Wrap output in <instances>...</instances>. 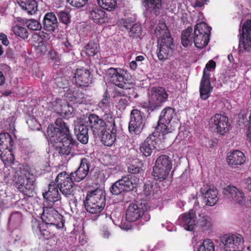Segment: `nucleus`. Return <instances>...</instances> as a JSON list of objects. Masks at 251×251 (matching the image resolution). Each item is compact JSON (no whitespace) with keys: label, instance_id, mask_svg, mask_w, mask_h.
Returning <instances> with one entry per match:
<instances>
[{"label":"nucleus","instance_id":"obj_1","mask_svg":"<svg viewBox=\"0 0 251 251\" xmlns=\"http://www.w3.org/2000/svg\"><path fill=\"white\" fill-rule=\"evenodd\" d=\"M47 136L49 140L56 144L59 148V152L62 154H69L75 141L70 133L69 127L63 119H56L55 125H50L47 129Z\"/></svg>","mask_w":251,"mask_h":251},{"label":"nucleus","instance_id":"obj_2","mask_svg":"<svg viewBox=\"0 0 251 251\" xmlns=\"http://www.w3.org/2000/svg\"><path fill=\"white\" fill-rule=\"evenodd\" d=\"M154 34L158 38L157 54L158 59L162 61L172 56L175 48L174 40L170 35L166 24L159 23L155 28Z\"/></svg>","mask_w":251,"mask_h":251},{"label":"nucleus","instance_id":"obj_3","mask_svg":"<svg viewBox=\"0 0 251 251\" xmlns=\"http://www.w3.org/2000/svg\"><path fill=\"white\" fill-rule=\"evenodd\" d=\"M15 178L18 189L24 195H27L28 192L34 187L35 179L30 173L28 166H21L18 168Z\"/></svg>","mask_w":251,"mask_h":251},{"label":"nucleus","instance_id":"obj_4","mask_svg":"<svg viewBox=\"0 0 251 251\" xmlns=\"http://www.w3.org/2000/svg\"><path fill=\"white\" fill-rule=\"evenodd\" d=\"M84 204L86 210L90 213L100 212L105 205L104 193L100 189L89 192L84 201Z\"/></svg>","mask_w":251,"mask_h":251},{"label":"nucleus","instance_id":"obj_5","mask_svg":"<svg viewBox=\"0 0 251 251\" xmlns=\"http://www.w3.org/2000/svg\"><path fill=\"white\" fill-rule=\"evenodd\" d=\"M172 167L171 158L167 155H162L157 158L152 175L154 179L163 180L168 176Z\"/></svg>","mask_w":251,"mask_h":251},{"label":"nucleus","instance_id":"obj_6","mask_svg":"<svg viewBox=\"0 0 251 251\" xmlns=\"http://www.w3.org/2000/svg\"><path fill=\"white\" fill-rule=\"evenodd\" d=\"M139 183V179L134 175H127L116 181L112 186L110 191L114 195H119L124 191L132 190Z\"/></svg>","mask_w":251,"mask_h":251},{"label":"nucleus","instance_id":"obj_7","mask_svg":"<svg viewBox=\"0 0 251 251\" xmlns=\"http://www.w3.org/2000/svg\"><path fill=\"white\" fill-rule=\"evenodd\" d=\"M176 116L175 110L170 107L163 109L161 112L158 121V125L156 130L162 134L165 135L172 132L174 130L171 122Z\"/></svg>","mask_w":251,"mask_h":251},{"label":"nucleus","instance_id":"obj_8","mask_svg":"<svg viewBox=\"0 0 251 251\" xmlns=\"http://www.w3.org/2000/svg\"><path fill=\"white\" fill-rule=\"evenodd\" d=\"M211 27L205 23L197 24L194 30V43L198 49H202L206 46L209 41Z\"/></svg>","mask_w":251,"mask_h":251},{"label":"nucleus","instance_id":"obj_9","mask_svg":"<svg viewBox=\"0 0 251 251\" xmlns=\"http://www.w3.org/2000/svg\"><path fill=\"white\" fill-rule=\"evenodd\" d=\"M168 95L165 90L162 87H153L149 95L148 107L153 111L161 106L165 102Z\"/></svg>","mask_w":251,"mask_h":251},{"label":"nucleus","instance_id":"obj_10","mask_svg":"<svg viewBox=\"0 0 251 251\" xmlns=\"http://www.w3.org/2000/svg\"><path fill=\"white\" fill-rule=\"evenodd\" d=\"M221 242L226 251H241L244 240L240 234H226L221 237Z\"/></svg>","mask_w":251,"mask_h":251},{"label":"nucleus","instance_id":"obj_11","mask_svg":"<svg viewBox=\"0 0 251 251\" xmlns=\"http://www.w3.org/2000/svg\"><path fill=\"white\" fill-rule=\"evenodd\" d=\"M73 179L65 172L59 173L55 178V183L61 193L65 196L74 195L75 185Z\"/></svg>","mask_w":251,"mask_h":251},{"label":"nucleus","instance_id":"obj_12","mask_svg":"<svg viewBox=\"0 0 251 251\" xmlns=\"http://www.w3.org/2000/svg\"><path fill=\"white\" fill-rule=\"evenodd\" d=\"M107 75L115 85L124 88L128 79L127 72L121 68H110L107 70Z\"/></svg>","mask_w":251,"mask_h":251},{"label":"nucleus","instance_id":"obj_13","mask_svg":"<svg viewBox=\"0 0 251 251\" xmlns=\"http://www.w3.org/2000/svg\"><path fill=\"white\" fill-rule=\"evenodd\" d=\"M41 218L47 224L55 226L58 229L64 226L63 217L52 208L44 209Z\"/></svg>","mask_w":251,"mask_h":251},{"label":"nucleus","instance_id":"obj_14","mask_svg":"<svg viewBox=\"0 0 251 251\" xmlns=\"http://www.w3.org/2000/svg\"><path fill=\"white\" fill-rule=\"evenodd\" d=\"M146 210L145 203L140 202L130 204L126 211V220L129 222L137 221L142 217Z\"/></svg>","mask_w":251,"mask_h":251},{"label":"nucleus","instance_id":"obj_15","mask_svg":"<svg viewBox=\"0 0 251 251\" xmlns=\"http://www.w3.org/2000/svg\"><path fill=\"white\" fill-rule=\"evenodd\" d=\"M209 124L212 128L221 135H224L229 129V125L226 116L216 114L212 117L209 121Z\"/></svg>","mask_w":251,"mask_h":251},{"label":"nucleus","instance_id":"obj_16","mask_svg":"<svg viewBox=\"0 0 251 251\" xmlns=\"http://www.w3.org/2000/svg\"><path fill=\"white\" fill-rule=\"evenodd\" d=\"M144 126L143 115L137 109L132 110L130 115V121L129 123L128 129L132 134H139Z\"/></svg>","mask_w":251,"mask_h":251},{"label":"nucleus","instance_id":"obj_17","mask_svg":"<svg viewBox=\"0 0 251 251\" xmlns=\"http://www.w3.org/2000/svg\"><path fill=\"white\" fill-rule=\"evenodd\" d=\"M239 47L249 51L251 50V20H248L243 25L239 38Z\"/></svg>","mask_w":251,"mask_h":251},{"label":"nucleus","instance_id":"obj_18","mask_svg":"<svg viewBox=\"0 0 251 251\" xmlns=\"http://www.w3.org/2000/svg\"><path fill=\"white\" fill-rule=\"evenodd\" d=\"M87 123L96 138L100 136L105 128L104 120L95 114H91L89 116Z\"/></svg>","mask_w":251,"mask_h":251},{"label":"nucleus","instance_id":"obj_19","mask_svg":"<svg viewBox=\"0 0 251 251\" xmlns=\"http://www.w3.org/2000/svg\"><path fill=\"white\" fill-rule=\"evenodd\" d=\"M196 219L195 211L191 209L189 212L184 213L180 216L179 220L180 224L185 230L192 231L198 224Z\"/></svg>","mask_w":251,"mask_h":251},{"label":"nucleus","instance_id":"obj_20","mask_svg":"<svg viewBox=\"0 0 251 251\" xmlns=\"http://www.w3.org/2000/svg\"><path fill=\"white\" fill-rule=\"evenodd\" d=\"M223 193L229 199L239 204H243L245 201L244 194L242 191L234 186L228 185L224 189Z\"/></svg>","mask_w":251,"mask_h":251},{"label":"nucleus","instance_id":"obj_21","mask_svg":"<svg viewBox=\"0 0 251 251\" xmlns=\"http://www.w3.org/2000/svg\"><path fill=\"white\" fill-rule=\"evenodd\" d=\"M155 134L154 132L150 135L140 146V151L145 156L151 155L152 151L156 148V146L160 141L159 139Z\"/></svg>","mask_w":251,"mask_h":251},{"label":"nucleus","instance_id":"obj_22","mask_svg":"<svg viewBox=\"0 0 251 251\" xmlns=\"http://www.w3.org/2000/svg\"><path fill=\"white\" fill-rule=\"evenodd\" d=\"M90 164L85 158L81 160L80 164L77 169L70 174V176L74 181L79 182L86 177L89 172Z\"/></svg>","mask_w":251,"mask_h":251},{"label":"nucleus","instance_id":"obj_23","mask_svg":"<svg viewBox=\"0 0 251 251\" xmlns=\"http://www.w3.org/2000/svg\"><path fill=\"white\" fill-rule=\"evenodd\" d=\"M90 73L86 69H76L74 78L76 84L79 86H85L91 81Z\"/></svg>","mask_w":251,"mask_h":251},{"label":"nucleus","instance_id":"obj_24","mask_svg":"<svg viewBox=\"0 0 251 251\" xmlns=\"http://www.w3.org/2000/svg\"><path fill=\"white\" fill-rule=\"evenodd\" d=\"M226 161L229 166L232 167H236L238 165H241L245 162V155L240 151H233L229 152L227 155Z\"/></svg>","mask_w":251,"mask_h":251},{"label":"nucleus","instance_id":"obj_25","mask_svg":"<svg viewBox=\"0 0 251 251\" xmlns=\"http://www.w3.org/2000/svg\"><path fill=\"white\" fill-rule=\"evenodd\" d=\"M212 87L211 86L208 75L204 73L201 81L200 86V97L203 100H207L212 92Z\"/></svg>","mask_w":251,"mask_h":251},{"label":"nucleus","instance_id":"obj_26","mask_svg":"<svg viewBox=\"0 0 251 251\" xmlns=\"http://www.w3.org/2000/svg\"><path fill=\"white\" fill-rule=\"evenodd\" d=\"M44 29L50 32H52L58 27V22L55 15L52 12L47 13L43 19Z\"/></svg>","mask_w":251,"mask_h":251},{"label":"nucleus","instance_id":"obj_27","mask_svg":"<svg viewBox=\"0 0 251 251\" xmlns=\"http://www.w3.org/2000/svg\"><path fill=\"white\" fill-rule=\"evenodd\" d=\"M64 92L65 97L74 103L81 104L87 102L84 94L80 91H75L73 89H69Z\"/></svg>","mask_w":251,"mask_h":251},{"label":"nucleus","instance_id":"obj_28","mask_svg":"<svg viewBox=\"0 0 251 251\" xmlns=\"http://www.w3.org/2000/svg\"><path fill=\"white\" fill-rule=\"evenodd\" d=\"M74 130L78 140L84 144L87 143L89 138L88 128L85 124L82 122L77 123L75 126Z\"/></svg>","mask_w":251,"mask_h":251},{"label":"nucleus","instance_id":"obj_29","mask_svg":"<svg viewBox=\"0 0 251 251\" xmlns=\"http://www.w3.org/2000/svg\"><path fill=\"white\" fill-rule=\"evenodd\" d=\"M201 193L206 205L212 206L217 203L218 200V193L216 189L209 188L205 192H204L203 189H201Z\"/></svg>","mask_w":251,"mask_h":251},{"label":"nucleus","instance_id":"obj_30","mask_svg":"<svg viewBox=\"0 0 251 251\" xmlns=\"http://www.w3.org/2000/svg\"><path fill=\"white\" fill-rule=\"evenodd\" d=\"M58 188L55 182H51L49 185L48 191L43 193V196L50 202L53 203L58 201L60 198Z\"/></svg>","mask_w":251,"mask_h":251},{"label":"nucleus","instance_id":"obj_31","mask_svg":"<svg viewBox=\"0 0 251 251\" xmlns=\"http://www.w3.org/2000/svg\"><path fill=\"white\" fill-rule=\"evenodd\" d=\"M89 18L95 23L103 24L107 21L106 13L100 8L95 7L90 11Z\"/></svg>","mask_w":251,"mask_h":251},{"label":"nucleus","instance_id":"obj_32","mask_svg":"<svg viewBox=\"0 0 251 251\" xmlns=\"http://www.w3.org/2000/svg\"><path fill=\"white\" fill-rule=\"evenodd\" d=\"M142 3L146 11L157 15L162 7V0H143Z\"/></svg>","mask_w":251,"mask_h":251},{"label":"nucleus","instance_id":"obj_33","mask_svg":"<svg viewBox=\"0 0 251 251\" xmlns=\"http://www.w3.org/2000/svg\"><path fill=\"white\" fill-rule=\"evenodd\" d=\"M109 130L110 132L104 129L100 136H97L100 138L103 144L107 146H111L116 140V129L115 128H112Z\"/></svg>","mask_w":251,"mask_h":251},{"label":"nucleus","instance_id":"obj_34","mask_svg":"<svg viewBox=\"0 0 251 251\" xmlns=\"http://www.w3.org/2000/svg\"><path fill=\"white\" fill-rule=\"evenodd\" d=\"M194 40V34L192 27H188L182 32L181 35V43L185 47L192 45Z\"/></svg>","mask_w":251,"mask_h":251},{"label":"nucleus","instance_id":"obj_35","mask_svg":"<svg viewBox=\"0 0 251 251\" xmlns=\"http://www.w3.org/2000/svg\"><path fill=\"white\" fill-rule=\"evenodd\" d=\"M53 106L52 107L57 113L61 115H67L69 113H71L69 106L66 103L64 100H57L54 102Z\"/></svg>","mask_w":251,"mask_h":251},{"label":"nucleus","instance_id":"obj_36","mask_svg":"<svg viewBox=\"0 0 251 251\" xmlns=\"http://www.w3.org/2000/svg\"><path fill=\"white\" fill-rule=\"evenodd\" d=\"M0 158L5 164L13 163L15 159L13 148L0 150Z\"/></svg>","mask_w":251,"mask_h":251},{"label":"nucleus","instance_id":"obj_37","mask_svg":"<svg viewBox=\"0 0 251 251\" xmlns=\"http://www.w3.org/2000/svg\"><path fill=\"white\" fill-rule=\"evenodd\" d=\"M20 6L30 15H33L35 13L38 6L35 0H25L20 3Z\"/></svg>","mask_w":251,"mask_h":251},{"label":"nucleus","instance_id":"obj_38","mask_svg":"<svg viewBox=\"0 0 251 251\" xmlns=\"http://www.w3.org/2000/svg\"><path fill=\"white\" fill-rule=\"evenodd\" d=\"M13 141L11 136L8 133L0 134V150L12 147Z\"/></svg>","mask_w":251,"mask_h":251},{"label":"nucleus","instance_id":"obj_39","mask_svg":"<svg viewBox=\"0 0 251 251\" xmlns=\"http://www.w3.org/2000/svg\"><path fill=\"white\" fill-rule=\"evenodd\" d=\"M43 35H44L43 33H40L38 34H34L33 36V41L34 42V45L41 53H44L46 50L45 43L42 38Z\"/></svg>","mask_w":251,"mask_h":251},{"label":"nucleus","instance_id":"obj_40","mask_svg":"<svg viewBox=\"0 0 251 251\" xmlns=\"http://www.w3.org/2000/svg\"><path fill=\"white\" fill-rule=\"evenodd\" d=\"M115 101L116 107L120 110L126 109L129 101V98L125 95L117 94L115 97Z\"/></svg>","mask_w":251,"mask_h":251},{"label":"nucleus","instance_id":"obj_41","mask_svg":"<svg viewBox=\"0 0 251 251\" xmlns=\"http://www.w3.org/2000/svg\"><path fill=\"white\" fill-rule=\"evenodd\" d=\"M198 224L204 230H207L212 226L211 218L204 214H200L199 216Z\"/></svg>","mask_w":251,"mask_h":251},{"label":"nucleus","instance_id":"obj_42","mask_svg":"<svg viewBox=\"0 0 251 251\" xmlns=\"http://www.w3.org/2000/svg\"><path fill=\"white\" fill-rule=\"evenodd\" d=\"M123 21L124 26L126 29H130L129 35L130 37L135 38L139 36L141 29V27L139 25L134 24L132 25L130 23H126L125 20H123Z\"/></svg>","mask_w":251,"mask_h":251},{"label":"nucleus","instance_id":"obj_43","mask_svg":"<svg viewBox=\"0 0 251 251\" xmlns=\"http://www.w3.org/2000/svg\"><path fill=\"white\" fill-rule=\"evenodd\" d=\"M98 5L108 11L114 9L117 5V0H97Z\"/></svg>","mask_w":251,"mask_h":251},{"label":"nucleus","instance_id":"obj_44","mask_svg":"<svg viewBox=\"0 0 251 251\" xmlns=\"http://www.w3.org/2000/svg\"><path fill=\"white\" fill-rule=\"evenodd\" d=\"M11 30L14 34L24 40L27 39L28 37V33L27 29L22 26L18 25L13 26Z\"/></svg>","mask_w":251,"mask_h":251},{"label":"nucleus","instance_id":"obj_45","mask_svg":"<svg viewBox=\"0 0 251 251\" xmlns=\"http://www.w3.org/2000/svg\"><path fill=\"white\" fill-rule=\"evenodd\" d=\"M214 243L209 239L204 240L199 246L198 251H215Z\"/></svg>","mask_w":251,"mask_h":251},{"label":"nucleus","instance_id":"obj_46","mask_svg":"<svg viewBox=\"0 0 251 251\" xmlns=\"http://www.w3.org/2000/svg\"><path fill=\"white\" fill-rule=\"evenodd\" d=\"M98 44L94 41L89 42L85 46V52L89 56H93L98 51Z\"/></svg>","mask_w":251,"mask_h":251},{"label":"nucleus","instance_id":"obj_47","mask_svg":"<svg viewBox=\"0 0 251 251\" xmlns=\"http://www.w3.org/2000/svg\"><path fill=\"white\" fill-rule=\"evenodd\" d=\"M159 188L156 184L146 183L144 185V193L147 196L154 195L157 193Z\"/></svg>","mask_w":251,"mask_h":251},{"label":"nucleus","instance_id":"obj_48","mask_svg":"<svg viewBox=\"0 0 251 251\" xmlns=\"http://www.w3.org/2000/svg\"><path fill=\"white\" fill-rule=\"evenodd\" d=\"M102 119L104 120V122L105 123V126L108 127V130H110L112 128H115L114 118L111 113L105 114Z\"/></svg>","mask_w":251,"mask_h":251},{"label":"nucleus","instance_id":"obj_49","mask_svg":"<svg viewBox=\"0 0 251 251\" xmlns=\"http://www.w3.org/2000/svg\"><path fill=\"white\" fill-rule=\"evenodd\" d=\"M110 97L107 93L105 92L103 95V98L98 103V106L103 111L108 109L110 107Z\"/></svg>","mask_w":251,"mask_h":251},{"label":"nucleus","instance_id":"obj_50","mask_svg":"<svg viewBox=\"0 0 251 251\" xmlns=\"http://www.w3.org/2000/svg\"><path fill=\"white\" fill-rule=\"evenodd\" d=\"M26 24L28 28L32 30H38L41 29L42 26L41 24L37 21L31 19L28 20Z\"/></svg>","mask_w":251,"mask_h":251},{"label":"nucleus","instance_id":"obj_51","mask_svg":"<svg viewBox=\"0 0 251 251\" xmlns=\"http://www.w3.org/2000/svg\"><path fill=\"white\" fill-rule=\"evenodd\" d=\"M22 220V214L20 212L17 211L13 213L9 219V221L11 223L18 224H20Z\"/></svg>","mask_w":251,"mask_h":251},{"label":"nucleus","instance_id":"obj_52","mask_svg":"<svg viewBox=\"0 0 251 251\" xmlns=\"http://www.w3.org/2000/svg\"><path fill=\"white\" fill-rule=\"evenodd\" d=\"M71 5L76 7H81L87 2L88 0H66Z\"/></svg>","mask_w":251,"mask_h":251},{"label":"nucleus","instance_id":"obj_53","mask_svg":"<svg viewBox=\"0 0 251 251\" xmlns=\"http://www.w3.org/2000/svg\"><path fill=\"white\" fill-rule=\"evenodd\" d=\"M216 67V63L213 60H210L205 66V67L203 71V75L205 73L206 75H208V78H209L210 74L207 73V71H210L211 69L215 68Z\"/></svg>","mask_w":251,"mask_h":251},{"label":"nucleus","instance_id":"obj_54","mask_svg":"<svg viewBox=\"0 0 251 251\" xmlns=\"http://www.w3.org/2000/svg\"><path fill=\"white\" fill-rule=\"evenodd\" d=\"M60 21L65 24H67L70 22V18L68 13L62 11L59 12Z\"/></svg>","mask_w":251,"mask_h":251},{"label":"nucleus","instance_id":"obj_55","mask_svg":"<svg viewBox=\"0 0 251 251\" xmlns=\"http://www.w3.org/2000/svg\"><path fill=\"white\" fill-rule=\"evenodd\" d=\"M56 83L57 84V86L63 89H65L67 88L66 86L68 84V81L65 79H63L62 78H58L56 80Z\"/></svg>","mask_w":251,"mask_h":251},{"label":"nucleus","instance_id":"obj_56","mask_svg":"<svg viewBox=\"0 0 251 251\" xmlns=\"http://www.w3.org/2000/svg\"><path fill=\"white\" fill-rule=\"evenodd\" d=\"M32 229L36 232H39L40 233H41V234L44 235H45V232H46V230H45L43 231V232H42L41 229V225L39 224V223L37 222V221H35L33 223Z\"/></svg>","mask_w":251,"mask_h":251},{"label":"nucleus","instance_id":"obj_57","mask_svg":"<svg viewBox=\"0 0 251 251\" xmlns=\"http://www.w3.org/2000/svg\"><path fill=\"white\" fill-rule=\"evenodd\" d=\"M140 171V168L131 164L128 167V171L129 173L136 174Z\"/></svg>","mask_w":251,"mask_h":251},{"label":"nucleus","instance_id":"obj_58","mask_svg":"<svg viewBox=\"0 0 251 251\" xmlns=\"http://www.w3.org/2000/svg\"><path fill=\"white\" fill-rule=\"evenodd\" d=\"M0 40L1 41L2 44L4 46H8L9 44L7 35L3 33H0Z\"/></svg>","mask_w":251,"mask_h":251},{"label":"nucleus","instance_id":"obj_59","mask_svg":"<svg viewBox=\"0 0 251 251\" xmlns=\"http://www.w3.org/2000/svg\"><path fill=\"white\" fill-rule=\"evenodd\" d=\"M245 183L246 185V188L251 191V177H248L244 180Z\"/></svg>","mask_w":251,"mask_h":251},{"label":"nucleus","instance_id":"obj_60","mask_svg":"<svg viewBox=\"0 0 251 251\" xmlns=\"http://www.w3.org/2000/svg\"><path fill=\"white\" fill-rule=\"evenodd\" d=\"M206 1L205 0H196L194 4V7H201L205 3Z\"/></svg>","mask_w":251,"mask_h":251},{"label":"nucleus","instance_id":"obj_61","mask_svg":"<svg viewBox=\"0 0 251 251\" xmlns=\"http://www.w3.org/2000/svg\"><path fill=\"white\" fill-rule=\"evenodd\" d=\"M102 235L104 238H108L110 235V232H109L107 228H103L102 230Z\"/></svg>","mask_w":251,"mask_h":251},{"label":"nucleus","instance_id":"obj_62","mask_svg":"<svg viewBox=\"0 0 251 251\" xmlns=\"http://www.w3.org/2000/svg\"><path fill=\"white\" fill-rule=\"evenodd\" d=\"M130 67L133 70H135L137 68V64L135 60L132 61L130 63Z\"/></svg>","mask_w":251,"mask_h":251},{"label":"nucleus","instance_id":"obj_63","mask_svg":"<svg viewBox=\"0 0 251 251\" xmlns=\"http://www.w3.org/2000/svg\"><path fill=\"white\" fill-rule=\"evenodd\" d=\"M5 82V77L2 72L0 71V85H2Z\"/></svg>","mask_w":251,"mask_h":251},{"label":"nucleus","instance_id":"obj_64","mask_svg":"<svg viewBox=\"0 0 251 251\" xmlns=\"http://www.w3.org/2000/svg\"><path fill=\"white\" fill-rule=\"evenodd\" d=\"M145 59V57L142 55H139L137 56L135 58V61H142Z\"/></svg>","mask_w":251,"mask_h":251}]
</instances>
